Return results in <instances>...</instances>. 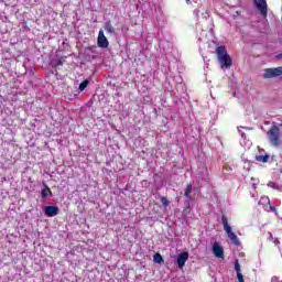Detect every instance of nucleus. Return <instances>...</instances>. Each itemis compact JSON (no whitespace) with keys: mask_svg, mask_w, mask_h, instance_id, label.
<instances>
[{"mask_svg":"<svg viewBox=\"0 0 282 282\" xmlns=\"http://www.w3.org/2000/svg\"><path fill=\"white\" fill-rule=\"evenodd\" d=\"M216 55L221 69H230L232 67V57L228 54L226 46L220 45L216 47Z\"/></svg>","mask_w":282,"mask_h":282,"instance_id":"obj_1","label":"nucleus"},{"mask_svg":"<svg viewBox=\"0 0 282 282\" xmlns=\"http://www.w3.org/2000/svg\"><path fill=\"white\" fill-rule=\"evenodd\" d=\"M267 135L272 147H275L276 149L281 147V128H279V126H272L268 130Z\"/></svg>","mask_w":282,"mask_h":282,"instance_id":"obj_2","label":"nucleus"},{"mask_svg":"<svg viewBox=\"0 0 282 282\" xmlns=\"http://www.w3.org/2000/svg\"><path fill=\"white\" fill-rule=\"evenodd\" d=\"M221 221L224 230L227 237L230 239L231 243H234V246H241V241H239V237H237V234L232 231V227H230V224H228V217H226V215L221 216Z\"/></svg>","mask_w":282,"mask_h":282,"instance_id":"obj_3","label":"nucleus"},{"mask_svg":"<svg viewBox=\"0 0 282 282\" xmlns=\"http://www.w3.org/2000/svg\"><path fill=\"white\" fill-rule=\"evenodd\" d=\"M253 3L257 10L260 11V14L265 19L268 17V1L267 0H253Z\"/></svg>","mask_w":282,"mask_h":282,"instance_id":"obj_4","label":"nucleus"},{"mask_svg":"<svg viewBox=\"0 0 282 282\" xmlns=\"http://www.w3.org/2000/svg\"><path fill=\"white\" fill-rule=\"evenodd\" d=\"M276 76H282V66L264 69L263 78H276Z\"/></svg>","mask_w":282,"mask_h":282,"instance_id":"obj_5","label":"nucleus"},{"mask_svg":"<svg viewBox=\"0 0 282 282\" xmlns=\"http://www.w3.org/2000/svg\"><path fill=\"white\" fill-rule=\"evenodd\" d=\"M97 45L98 47H102L104 50H107V47H109V40H107V36H105V31H102V29L99 30Z\"/></svg>","mask_w":282,"mask_h":282,"instance_id":"obj_6","label":"nucleus"},{"mask_svg":"<svg viewBox=\"0 0 282 282\" xmlns=\"http://www.w3.org/2000/svg\"><path fill=\"white\" fill-rule=\"evenodd\" d=\"M186 261H188V252H182L181 254H178L177 259H176V263L180 268V270H184V267L186 265Z\"/></svg>","mask_w":282,"mask_h":282,"instance_id":"obj_7","label":"nucleus"},{"mask_svg":"<svg viewBox=\"0 0 282 282\" xmlns=\"http://www.w3.org/2000/svg\"><path fill=\"white\" fill-rule=\"evenodd\" d=\"M213 253L216 259H224V247H221L219 242H215L213 245Z\"/></svg>","mask_w":282,"mask_h":282,"instance_id":"obj_8","label":"nucleus"},{"mask_svg":"<svg viewBox=\"0 0 282 282\" xmlns=\"http://www.w3.org/2000/svg\"><path fill=\"white\" fill-rule=\"evenodd\" d=\"M58 213L61 212L57 206H46L44 208V214L46 215V217H56Z\"/></svg>","mask_w":282,"mask_h":282,"instance_id":"obj_9","label":"nucleus"},{"mask_svg":"<svg viewBox=\"0 0 282 282\" xmlns=\"http://www.w3.org/2000/svg\"><path fill=\"white\" fill-rule=\"evenodd\" d=\"M104 30H106L108 34H116V29L113 28V24H111V20L105 23Z\"/></svg>","mask_w":282,"mask_h":282,"instance_id":"obj_10","label":"nucleus"},{"mask_svg":"<svg viewBox=\"0 0 282 282\" xmlns=\"http://www.w3.org/2000/svg\"><path fill=\"white\" fill-rule=\"evenodd\" d=\"M257 162H262V164H265L270 161V155L264 154V155H258L256 156Z\"/></svg>","mask_w":282,"mask_h":282,"instance_id":"obj_11","label":"nucleus"},{"mask_svg":"<svg viewBox=\"0 0 282 282\" xmlns=\"http://www.w3.org/2000/svg\"><path fill=\"white\" fill-rule=\"evenodd\" d=\"M48 195H52V189H50V186L47 184H44V189H42V197H47Z\"/></svg>","mask_w":282,"mask_h":282,"instance_id":"obj_12","label":"nucleus"},{"mask_svg":"<svg viewBox=\"0 0 282 282\" xmlns=\"http://www.w3.org/2000/svg\"><path fill=\"white\" fill-rule=\"evenodd\" d=\"M192 193H193V184L189 183L185 187L184 195H185V197H191Z\"/></svg>","mask_w":282,"mask_h":282,"instance_id":"obj_13","label":"nucleus"},{"mask_svg":"<svg viewBox=\"0 0 282 282\" xmlns=\"http://www.w3.org/2000/svg\"><path fill=\"white\" fill-rule=\"evenodd\" d=\"M153 261H154V263H164V258H162V254L155 253L153 256Z\"/></svg>","mask_w":282,"mask_h":282,"instance_id":"obj_14","label":"nucleus"},{"mask_svg":"<svg viewBox=\"0 0 282 282\" xmlns=\"http://www.w3.org/2000/svg\"><path fill=\"white\" fill-rule=\"evenodd\" d=\"M88 86H89V80L85 79L79 84V91H85V89H87Z\"/></svg>","mask_w":282,"mask_h":282,"instance_id":"obj_15","label":"nucleus"},{"mask_svg":"<svg viewBox=\"0 0 282 282\" xmlns=\"http://www.w3.org/2000/svg\"><path fill=\"white\" fill-rule=\"evenodd\" d=\"M161 204L166 208L167 206H170L171 202H169V198H166V196H162Z\"/></svg>","mask_w":282,"mask_h":282,"instance_id":"obj_16","label":"nucleus"},{"mask_svg":"<svg viewBox=\"0 0 282 282\" xmlns=\"http://www.w3.org/2000/svg\"><path fill=\"white\" fill-rule=\"evenodd\" d=\"M235 270L237 274L241 273V265L239 264V260L235 261Z\"/></svg>","mask_w":282,"mask_h":282,"instance_id":"obj_17","label":"nucleus"},{"mask_svg":"<svg viewBox=\"0 0 282 282\" xmlns=\"http://www.w3.org/2000/svg\"><path fill=\"white\" fill-rule=\"evenodd\" d=\"M63 63H65V61L57 59V62L53 65V67H61V65H63Z\"/></svg>","mask_w":282,"mask_h":282,"instance_id":"obj_18","label":"nucleus"},{"mask_svg":"<svg viewBox=\"0 0 282 282\" xmlns=\"http://www.w3.org/2000/svg\"><path fill=\"white\" fill-rule=\"evenodd\" d=\"M237 279L239 282H245L243 274H241V273H237Z\"/></svg>","mask_w":282,"mask_h":282,"instance_id":"obj_19","label":"nucleus"},{"mask_svg":"<svg viewBox=\"0 0 282 282\" xmlns=\"http://www.w3.org/2000/svg\"><path fill=\"white\" fill-rule=\"evenodd\" d=\"M278 58H282V53L278 55Z\"/></svg>","mask_w":282,"mask_h":282,"instance_id":"obj_20","label":"nucleus"},{"mask_svg":"<svg viewBox=\"0 0 282 282\" xmlns=\"http://www.w3.org/2000/svg\"><path fill=\"white\" fill-rule=\"evenodd\" d=\"M246 137V133L245 132H242V138H245Z\"/></svg>","mask_w":282,"mask_h":282,"instance_id":"obj_21","label":"nucleus"},{"mask_svg":"<svg viewBox=\"0 0 282 282\" xmlns=\"http://www.w3.org/2000/svg\"><path fill=\"white\" fill-rule=\"evenodd\" d=\"M187 3H188V1H191V0H185Z\"/></svg>","mask_w":282,"mask_h":282,"instance_id":"obj_22","label":"nucleus"}]
</instances>
